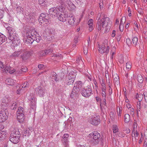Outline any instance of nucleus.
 Returning <instances> with one entry per match:
<instances>
[{"instance_id":"f257e3e1","label":"nucleus","mask_w":147,"mask_h":147,"mask_svg":"<svg viewBox=\"0 0 147 147\" xmlns=\"http://www.w3.org/2000/svg\"><path fill=\"white\" fill-rule=\"evenodd\" d=\"M97 27L98 30H102V28H105L106 31H109L111 26V22L109 18L104 14L98 13L97 17Z\"/></svg>"},{"instance_id":"f03ea898","label":"nucleus","mask_w":147,"mask_h":147,"mask_svg":"<svg viewBox=\"0 0 147 147\" xmlns=\"http://www.w3.org/2000/svg\"><path fill=\"white\" fill-rule=\"evenodd\" d=\"M90 142L92 144L94 145L98 144L102 138L100 134L96 131H93L90 134Z\"/></svg>"},{"instance_id":"7ed1b4c3","label":"nucleus","mask_w":147,"mask_h":147,"mask_svg":"<svg viewBox=\"0 0 147 147\" xmlns=\"http://www.w3.org/2000/svg\"><path fill=\"white\" fill-rule=\"evenodd\" d=\"M20 137V132L18 131H14L10 134L9 140L14 144H17L19 142Z\"/></svg>"},{"instance_id":"20e7f679","label":"nucleus","mask_w":147,"mask_h":147,"mask_svg":"<svg viewBox=\"0 0 147 147\" xmlns=\"http://www.w3.org/2000/svg\"><path fill=\"white\" fill-rule=\"evenodd\" d=\"M84 88L83 84L81 81H77L74 84L71 94H74L73 93L78 94Z\"/></svg>"},{"instance_id":"39448f33","label":"nucleus","mask_w":147,"mask_h":147,"mask_svg":"<svg viewBox=\"0 0 147 147\" xmlns=\"http://www.w3.org/2000/svg\"><path fill=\"white\" fill-rule=\"evenodd\" d=\"M33 36L30 32H28L26 33L23 40L24 42L27 44H31L34 41L32 38Z\"/></svg>"},{"instance_id":"423d86ee","label":"nucleus","mask_w":147,"mask_h":147,"mask_svg":"<svg viewBox=\"0 0 147 147\" xmlns=\"http://www.w3.org/2000/svg\"><path fill=\"white\" fill-rule=\"evenodd\" d=\"M82 95L85 97H88L92 93V90L90 86H88L86 88L84 87L81 90Z\"/></svg>"},{"instance_id":"0eeeda50","label":"nucleus","mask_w":147,"mask_h":147,"mask_svg":"<svg viewBox=\"0 0 147 147\" xmlns=\"http://www.w3.org/2000/svg\"><path fill=\"white\" fill-rule=\"evenodd\" d=\"M100 103L101 115L103 117H106V112L105 110V107H107L106 99H101V102Z\"/></svg>"},{"instance_id":"6e6552de","label":"nucleus","mask_w":147,"mask_h":147,"mask_svg":"<svg viewBox=\"0 0 147 147\" xmlns=\"http://www.w3.org/2000/svg\"><path fill=\"white\" fill-rule=\"evenodd\" d=\"M8 115V111L3 109L0 112V122L4 121L7 118Z\"/></svg>"},{"instance_id":"1a4fd4ad","label":"nucleus","mask_w":147,"mask_h":147,"mask_svg":"<svg viewBox=\"0 0 147 147\" xmlns=\"http://www.w3.org/2000/svg\"><path fill=\"white\" fill-rule=\"evenodd\" d=\"M39 22L42 23H45L46 24H48L49 22L48 15L47 13H42L38 19Z\"/></svg>"},{"instance_id":"9d476101","label":"nucleus","mask_w":147,"mask_h":147,"mask_svg":"<svg viewBox=\"0 0 147 147\" xmlns=\"http://www.w3.org/2000/svg\"><path fill=\"white\" fill-rule=\"evenodd\" d=\"M6 29L8 30L9 35L8 38L9 40L12 39L13 38L16 36V32L14 29L12 27L8 26L6 28Z\"/></svg>"},{"instance_id":"9b49d317","label":"nucleus","mask_w":147,"mask_h":147,"mask_svg":"<svg viewBox=\"0 0 147 147\" xmlns=\"http://www.w3.org/2000/svg\"><path fill=\"white\" fill-rule=\"evenodd\" d=\"M49 13L53 18H55L58 16V15H60V12L57 10L55 7H52L50 8L49 11Z\"/></svg>"},{"instance_id":"f8f14e48","label":"nucleus","mask_w":147,"mask_h":147,"mask_svg":"<svg viewBox=\"0 0 147 147\" xmlns=\"http://www.w3.org/2000/svg\"><path fill=\"white\" fill-rule=\"evenodd\" d=\"M99 46L98 50L100 53H105L107 54L109 52L110 48L107 44H104L101 46L99 45Z\"/></svg>"},{"instance_id":"ddd939ff","label":"nucleus","mask_w":147,"mask_h":147,"mask_svg":"<svg viewBox=\"0 0 147 147\" xmlns=\"http://www.w3.org/2000/svg\"><path fill=\"white\" fill-rule=\"evenodd\" d=\"M89 122L94 125H97L100 123V119L99 116H93L89 120Z\"/></svg>"},{"instance_id":"4468645a","label":"nucleus","mask_w":147,"mask_h":147,"mask_svg":"<svg viewBox=\"0 0 147 147\" xmlns=\"http://www.w3.org/2000/svg\"><path fill=\"white\" fill-rule=\"evenodd\" d=\"M35 92L40 96H43L45 92V90L40 86H38L35 88Z\"/></svg>"},{"instance_id":"2eb2a0df","label":"nucleus","mask_w":147,"mask_h":147,"mask_svg":"<svg viewBox=\"0 0 147 147\" xmlns=\"http://www.w3.org/2000/svg\"><path fill=\"white\" fill-rule=\"evenodd\" d=\"M9 42H11L12 44H14L15 46H18L21 43V40L16 36L13 38L12 39L9 40Z\"/></svg>"},{"instance_id":"dca6fc26","label":"nucleus","mask_w":147,"mask_h":147,"mask_svg":"<svg viewBox=\"0 0 147 147\" xmlns=\"http://www.w3.org/2000/svg\"><path fill=\"white\" fill-rule=\"evenodd\" d=\"M113 82L116 86H119L120 85L119 77L117 74H115L113 76Z\"/></svg>"},{"instance_id":"f3484780","label":"nucleus","mask_w":147,"mask_h":147,"mask_svg":"<svg viewBox=\"0 0 147 147\" xmlns=\"http://www.w3.org/2000/svg\"><path fill=\"white\" fill-rule=\"evenodd\" d=\"M59 1L61 5H65L66 3L69 6L72 8H73L74 6L70 0H59Z\"/></svg>"},{"instance_id":"a211bd4d","label":"nucleus","mask_w":147,"mask_h":147,"mask_svg":"<svg viewBox=\"0 0 147 147\" xmlns=\"http://www.w3.org/2000/svg\"><path fill=\"white\" fill-rule=\"evenodd\" d=\"M2 70L6 73H9L11 74H13L15 71V69L8 66L4 67V68L2 69Z\"/></svg>"},{"instance_id":"6ab92c4d","label":"nucleus","mask_w":147,"mask_h":147,"mask_svg":"<svg viewBox=\"0 0 147 147\" xmlns=\"http://www.w3.org/2000/svg\"><path fill=\"white\" fill-rule=\"evenodd\" d=\"M23 53V54L21 55V57L22 58L23 60H26L30 56V53L27 51H24V50H23V53Z\"/></svg>"},{"instance_id":"aec40b11","label":"nucleus","mask_w":147,"mask_h":147,"mask_svg":"<svg viewBox=\"0 0 147 147\" xmlns=\"http://www.w3.org/2000/svg\"><path fill=\"white\" fill-rule=\"evenodd\" d=\"M60 15L57 16L59 20L61 21L64 22L66 21V17L67 16L66 13L62 14L60 13Z\"/></svg>"},{"instance_id":"412c9836","label":"nucleus","mask_w":147,"mask_h":147,"mask_svg":"<svg viewBox=\"0 0 147 147\" xmlns=\"http://www.w3.org/2000/svg\"><path fill=\"white\" fill-rule=\"evenodd\" d=\"M8 106V104L7 99H3L2 100V102L1 104V110L3 109H7V107Z\"/></svg>"},{"instance_id":"4be33fe9","label":"nucleus","mask_w":147,"mask_h":147,"mask_svg":"<svg viewBox=\"0 0 147 147\" xmlns=\"http://www.w3.org/2000/svg\"><path fill=\"white\" fill-rule=\"evenodd\" d=\"M22 53H23V49H21L19 51H15L11 55V57L15 59L16 57H18Z\"/></svg>"},{"instance_id":"5701e85b","label":"nucleus","mask_w":147,"mask_h":147,"mask_svg":"<svg viewBox=\"0 0 147 147\" xmlns=\"http://www.w3.org/2000/svg\"><path fill=\"white\" fill-rule=\"evenodd\" d=\"M29 104L30 105V108L34 110L35 109L36 107L35 98H32Z\"/></svg>"},{"instance_id":"b1692460","label":"nucleus","mask_w":147,"mask_h":147,"mask_svg":"<svg viewBox=\"0 0 147 147\" xmlns=\"http://www.w3.org/2000/svg\"><path fill=\"white\" fill-rule=\"evenodd\" d=\"M33 128L32 127H28L26 130L24 131L23 135L25 136H28L33 131Z\"/></svg>"},{"instance_id":"393cba45","label":"nucleus","mask_w":147,"mask_h":147,"mask_svg":"<svg viewBox=\"0 0 147 147\" xmlns=\"http://www.w3.org/2000/svg\"><path fill=\"white\" fill-rule=\"evenodd\" d=\"M93 22V20L92 19H90L88 22V24L89 26V30L90 31H92L94 29Z\"/></svg>"},{"instance_id":"a878e982","label":"nucleus","mask_w":147,"mask_h":147,"mask_svg":"<svg viewBox=\"0 0 147 147\" xmlns=\"http://www.w3.org/2000/svg\"><path fill=\"white\" fill-rule=\"evenodd\" d=\"M69 137V134H64L62 137V143H67L68 142V138Z\"/></svg>"},{"instance_id":"bb28decb","label":"nucleus","mask_w":147,"mask_h":147,"mask_svg":"<svg viewBox=\"0 0 147 147\" xmlns=\"http://www.w3.org/2000/svg\"><path fill=\"white\" fill-rule=\"evenodd\" d=\"M132 45L135 47L138 46L139 42L138 41V38L136 36H134L132 38Z\"/></svg>"},{"instance_id":"cd10ccee","label":"nucleus","mask_w":147,"mask_h":147,"mask_svg":"<svg viewBox=\"0 0 147 147\" xmlns=\"http://www.w3.org/2000/svg\"><path fill=\"white\" fill-rule=\"evenodd\" d=\"M54 47V45H51L49 47V49L45 50V55H47L48 54H49V53H51L53 52Z\"/></svg>"},{"instance_id":"c85d7f7f","label":"nucleus","mask_w":147,"mask_h":147,"mask_svg":"<svg viewBox=\"0 0 147 147\" xmlns=\"http://www.w3.org/2000/svg\"><path fill=\"white\" fill-rule=\"evenodd\" d=\"M23 114L19 115L18 114L17 115V118L19 122L20 123H22L24 121V118Z\"/></svg>"},{"instance_id":"c756f323","label":"nucleus","mask_w":147,"mask_h":147,"mask_svg":"<svg viewBox=\"0 0 147 147\" xmlns=\"http://www.w3.org/2000/svg\"><path fill=\"white\" fill-rule=\"evenodd\" d=\"M7 37L3 34L0 33V45H1L7 40Z\"/></svg>"},{"instance_id":"7c9ffc66","label":"nucleus","mask_w":147,"mask_h":147,"mask_svg":"<svg viewBox=\"0 0 147 147\" xmlns=\"http://www.w3.org/2000/svg\"><path fill=\"white\" fill-rule=\"evenodd\" d=\"M68 20V22L70 25L72 26L74 25L75 22V20L73 16H71V17H69Z\"/></svg>"},{"instance_id":"2f4dec72","label":"nucleus","mask_w":147,"mask_h":147,"mask_svg":"<svg viewBox=\"0 0 147 147\" xmlns=\"http://www.w3.org/2000/svg\"><path fill=\"white\" fill-rule=\"evenodd\" d=\"M5 82L7 84L9 85H13L14 83V80L10 78L7 79L5 81Z\"/></svg>"},{"instance_id":"473e14b6","label":"nucleus","mask_w":147,"mask_h":147,"mask_svg":"<svg viewBox=\"0 0 147 147\" xmlns=\"http://www.w3.org/2000/svg\"><path fill=\"white\" fill-rule=\"evenodd\" d=\"M124 121L126 123H127L130 120V116L128 114H126L124 116Z\"/></svg>"},{"instance_id":"72a5a7b5","label":"nucleus","mask_w":147,"mask_h":147,"mask_svg":"<svg viewBox=\"0 0 147 147\" xmlns=\"http://www.w3.org/2000/svg\"><path fill=\"white\" fill-rule=\"evenodd\" d=\"M135 98L138 100V102H140L143 98V95L141 94H138V93H137L136 95Z\"/></svg>"},{"instance_id":"f704fd0d","label":"nucleus","mask_w":147,"mask_h":147,"mask_svg":"<svg viewBox=\"0 0 147 147\" xmlns=\"http://www.w3.org/2000/svg\"><path fill=\"white\" fill-rule=\"evenodd\" d=\"M24 109L22 107H19L17 112V115L18 114L19 115L24 114Z\"/></svg>"},{"instance_id":"c9c22d12","label":"nucleus","mask_w":147,"mask_h":147,"mask_svg":"<svg viewBox=\"0 0 147 147\" xmlns=\"http://www.w3.org/2000/svg\"><path fill=\"white\" fill-rule=\"evenodd\" d=\"M57 9V10H58L60 13V12H64L65 8L62 5L58 6L56 7Z\"/></svg>"},{"instance_id":"e433bc0d","label":"nucleus","mask_w":147,"mask_h":147,"mask_svg":"<svg viewBox=\"0 0 147 147\" xmlns=\"http://www.w3.org/2000/svg\"><path fill=\"white\" fill-rule=\"evenodd\" d=\"M51 77L52 79L54 80L56 82L58 81V80L57 78V75L55 73L53 72V73H52L51 75Z\"/></svg>"},{"instance_id":"4c0bfd02","label":"nucleus","mask_w":147,"mask_h":147,"mask_svg":"<svg viewBox=\"0 0 147 147\" xmlns=\"http://www.w3.org/2000/svg\"><path fill=\"white\" fill-rule=\"evenodd\" d=\"M112 130L114 133H116L119 131V129L118 126L115 125H113L112 127Z\"/></svg>"},{"instance_id":"58836bf2","label":"nucleus","mask_w":147,"mask_h":147,"mask_svg":"<svg viewBox=\"0 0 147 147\" xmlns=\"http://www.w3.org/2000/svg\"><path fill=\"white\" fill-rule=\"evenodd\" d=\"M110 116L112 121H114L116 118V114L113 112H111L110 113Z\"/></svg>"},{"instance_id":"ea45409f","label":"nucleus","mask_w":147,"mask_h":147,"mask_svg":"<svg viewBox=\"0 0 147 147\" xmlns=\"http://www.w3.org/2000/svg\"><path fill=\"white\" fill-rule=\"evenodd\" d=\"M137 80L139 83H142L143 82L144 79L142 76L139 74L137 76Z\"/></svg>"},{"instance_id":"a19ab883","label":"nucleus","mask_w":147,"mask_h":147,"mask_svg":"<svg viewBox=\"0 0 147 147\" xmlns=\"http://www.w3.org/2000/svg\"><path fill=\"white\" fill-rule=\"evenodd\" d=\"M16 11L18 13H22L23 11V9L22 8L20 7H17L16 8Z\"/></svg>"},{"instance_id":"79ce46f5","label":"nucleus","mask_w":147,"mask_h":147,"mask_svg":"<svg viewBox=\"0 0 147 147\" xmlns=\"http://www.w3.org/2000/svg\"><path fill=\"white\" fill-rule=\"evenodd\" d=\"M14 72L15 73V74L16 75H20L23 73L21 69H18V70H16V71L15 70V71Z\"/></svg>"},{"instance_id":"37998d69","label":"nucleus","mask_w":147,"mask_h":147,"mask_svg":"<svg viewBox=\"0 0 147 147\" xmlns=\"http://www.w3.org/2000/svg\"><path fill=\"white\" fill-rule=\"evenodd\" d=\"M75 79L74 78H71V79H69L67 83V85H69L72 84L74 82Z\"/></svg>"},{"instance_id":"c03bdc74","label":"nucleus","mask_w":147,"mask_h":147,"mask_svg":"<svg viewBox=\"0 0 147 147\" xmlns=\"http://www.w3.org/2000/svg\"><path fill=\"white\" fill-rule=\"evenodd\" d=\"M126 42L128 45L129 46L132 45V43L131 39L129 38H127L126 39Z\"/></svg>"},{"instance_id":"a18cd8bd","label":"nucleus","mask_w":147,"mask_h":147,"mask_svg":"<svg viewBox=\"0 0 147 147\" xmlns=\"http://www.w3.org/2000/svg\"><path fill=\"white\" fill-rule=\"evenodd\" d=\"M39 3L42 6L46 5V0H39Z\"/></svg>"},{"instance_id":"49530a36","label":"nucleus","mask_w":147,"mask_h":147,"mask_svg":"<svg viewBox=\"0 0 147 147\" xmlns=\"http://www.w3.org/2000/svg\"><path fill=\"white\" fill-rule=\"evenodd\" d=\"M137 111L138 112L137 114H138V111H140L141 109V105H140V102H138L137 103Z\"/></svg>"},{"instance_id":"de8ad7c7","label":"nucleus","mask_w":147,"mask_h":147,"mask_svg":"<svg viewBox=\"0 0 147 147\" xmlns=\"http://www.w3.org/2000/svg\"><path fill=\"white\" fill-rule=\"evenodd\" d=\"M126 67L127 69L130 70L131 68V63L130 62H128L126 63Z\"/></svg>"},{"instance_id":"09e8293b","label":"nucleus","mask_w":147,"mask_h":147,"mask_svg":"<svg viewBox=\"0 0 147 147\" xmlns=\"http://www.w3.org/2000/svg\"><path fill=\"white\" fill-rule=\"evenodd\" d=\"M16 102H13L11 104V109H15L16 108Z\"/></svg>"},{"instance_id":"8fccbe9b","label":"nucleus","mask_w":147,"mask_h":147,"mask_svg":"<svg viewBox=\"0 0 147 147\" xmlns=\"http://www.w3.org/2000/svg\"><path fill=\"white\" fill-rule=\"evenodd\" d=\"M105 76H106V81L107 82L108 85L109 86V87H111V83L110 82V78H109V77H108V79H107V78L106 77V75H105Z\"/></svg>"},{"instance_id":"3c124183","label":"nucleus","mask_w":147,"mask_h":147,"mask_svg":"<svg viewBox=\"0 0 147 147\" xmlns=\"http://www.w3.org/2000/svg\"><path fill=\"white\" fill-rule=\"evenodd\" d=\"M119 29L121 32H123V24L121 23H120L119 26Z\"/></svg>"},{"instance_id":"603ef678","label":"nucleus","mask_w":147,"mask_h":147,"mask_svg":"<svg viewBox=\"0 0 147 147\" xmlns=\"http://www.w3.org/2000/svg\"><path fill=\"white\" fill-rule=\"evenodd\" d=\"M119 62L121 63H124V61L123 57L122 56H120L119 57Z\"/></svg>"},{"instance_id":"864d4df0","label":"nucleus","mask_w":147,"mask_h":147,"mask_svg":"<svg viewBox=\"0 0 147 147\" xmlns=\"http://www.w3.org/2000/svg\"><path fill=\"white\" fill-rule=\"evenodd\" d=\"M38 68L39 69H43L44 68V66L43 65L40 64L38 65Z\"/></svg>"},{"instance_id":"5fc2aeb1","label":"nucleus","mask_w":147,"mask_h":147,"mask_svg":"<svg viewBox=\"0 0 147 147\" xmlns=\"http://www.w3.org/2000/svg\"><path fill=\"white\" fill-rule=\"evenodd\" d=\"M130 111V114L132 115H134V108L132 107L131 108L129 109Z\"/></svg>"},{"instance_id":"6e6d98bb","label":"nucleus","mask_w":147,"mask_h":147,"mask_svg":"<svg viewBox=\"0 0 147 147\" xmlns=\"http://www.w3.org/2000/svg\"><path fill=\"white\" fill-rule=\"evenodd\" d=\"M39 54L41 56H44L46 55L44 50H42L39 52Z\"/></svg>"},{"instance_id":"4d7b16f0","label":"nucleus","mask_w":147,"mask_h":147,"mask_svg":"<svg viewBox=\"0 0 147 147\" xmlns=\"http://www.w3.org/2000/svg\"><path fill=\"white\" fill-rule=\"evenodd\" d=\"M28 86V83L27 82H24L22 88H25Z\"/></svg>"},{"instance_id":"13d9d810","label":"nucleus","mask_w":147,"mask_h":147,"mask_svg":"<svg viewBox=\"0 0 147 147\" xmlns=\"http://www.w3.org/2000/svg\"><path fill=\"white\" fill-rule=\"evenodd\" d=\"M34 14L33 13H30L28 15V16L30 18V19L33 18V17H34Z\"/></svg>"},{"instance_id":"bf43d9fd","label":"nucleus","mask_w":147,"mask_h":147,"mask_svg":"<svg viewBox=\"0 0 147 147\" xmlns=\"http://www.w3.org/2000/svg\"><path fill=\"white\" fill-rule=\"evenodd\" d=\"M27 69H28L26 67H24L23 68H22L21 69L23 73L26 72L27 71Z\"/></svg>"},{"instance_id":"052dcab7","label":"nucleus","mask_w":147,"mask_h":147,"mask_svg":"<svg viewBox=\"0 0 147 147\" xmlns=\"http://www.w3.org/2000/svg\"><path fill=\"white\" fill-rule=\"evenodd\" d=\"M84 52L85 55H86L87 53L88 50L86 47H84Z\"/></svg>"},{"instance_id":"680f3d73","label":"nucleus","mask_w":147,"mask_h":147,"mask_svg":"<svg viewBox=\"0 0 147 147\" xmlns=\"http://www.w3.org/2000/svg\"><path fill=\"white\" fill-rule=\"evenodd\" d=\"M80 61H82V60L80 57H78L77 58L76 61L77 63H79V62H80Z\"/></svg>"},{"instance_id":"e2e57ef3","label":"nucleus","mask_w":147,"mask_h":147,"mask_svg":"<svg viewBox=\"0 0 147 147\" xmlns=\"http://www.w3.org/2000/svg\"><path fill=\"white\" fill-rule=\"evenodd\" d=\"M122 108L121 107H119V113L118 114V115L120 117H121V111H122Z\"/></svg>"},{"instance_id":"0e129e2a","label":"nucleus","mask_w":147,"mask_h":147,"mask_svg":"<svg viewBox=\"0 0 147 147\" xmlns=\"http://www.w3.org/2000/svg\"><path fill=\"white\" fill-rule=\"evenodd\" d=\"M144 134L145 139H147V129L144 131Z\"/></svg>"},{"instance_id":"69168bd1","label":"nucleus","mask_w":147,"mask_h":147,"mask_svg":"<svg viewBox=\"0 0 147 147\" xmlns=\"http://www.w3.org/2000/svg\"><path fill=\"white\" fill-rule=\"evenodd\" d=\"M118 136L119 137H124L125 136V134H123L122 133H119L118 134Z\"/></svg>"},{"instance_id":"338daca9","label":"nucleus","mask_w":147,"mask_h":147,"mask_svg":"<svg viewBox=\"0 0 147 147\" xmlns=\"http://www.w3.org/2000/svg\"><path fill=\"white\" fill-rule=\"evenodd\" d=\"M96 100L97 102L100 101V102H101V98H100L99 96H97L96 97Z\"/></svg>"},{"instance_id":"774afa93","label":"nucleus","mask_w":147,"mask_h":147,"mask_svg":"<svg viewBox=\"0 0 147 147\" xmlns=\"http://www.w3.org/2000/svg\"><path fill=\"white\" fill-rule=\"evenodd\" d=\"M64 147H69L68 144L67 143H63Z\"/></svg>"}]
</instances>
